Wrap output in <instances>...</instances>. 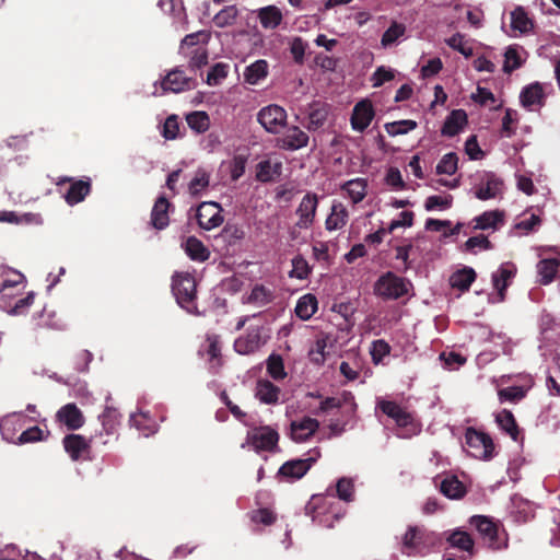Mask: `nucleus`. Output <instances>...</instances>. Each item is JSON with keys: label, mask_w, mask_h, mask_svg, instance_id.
Instances as JSON below:
<instances>
[{"label": "nucleus", "mask_w": 560, "mask_h": 560, "mask_svg": "<svg viewBox=\"0 0 560 560\" xmlns=\"http://www.w3.org/2000/svg\"><path fill=\"white\" fill-rule=\"evenodd\" d=\"M439 544V537L434 532L423 526H408L401 538L400 551L409 557H423L430 553Z\"/></svg>", "instance_id": "obj_1"}, {"label": "nucleus", "mask_w": 560, "mask_h": 560, "mask_svg": "<svg viewBox=\"0 0 560 560\" xmlns=\"http://www.w3.org/2000/svg\"><path fill=\"white\" fill-rule=\"evenodd\" d=\"M196 288L195 278L188 272H176L172 278V292L178 305L190 314L199 315Z\"/></svg>", "instance_id": "obj_2"}, {"label": "nucleus", "mask_w": 560, "mask_h": 560, "mask_svg": "<svg viewBox=\"0 0 560 560\" xmlns=\"http://www.w3.org/2000/svg\"><path fill=\"white\" fill-rule=\"evenodd\" d=\"M410 281L387 271L383 273L374 283V294L383 300H398L408 294Z\"/></svg>", "instance_id": "obj_3"}, {"label": "nucleus", "mask_w": 560, "mask_h": 560, "mask_svg": "<svg viewBox=\"0 0 560 560\" xmlns=\"http://www.w3.org/2000/svg\"><path fill=\"white\" fill-rule=\"evenodd\" d=\"M465 443L469 448V454L475 458L489 460L494 455L495 447L491 436L475 428H467Z\"/></svg>", "instance_id": "obj_4"}, {"label": "nucleus", "mask_w": 560, "mask_h": 560, "mask_svg": "<svg viewBox=\"0 0 560 560\" xmlns=\"http://www.w3.org/2000/svg\"><path fill=\"white\" fill-rule=\"evenodd\" d=\"M279 433L269 425L253 429L247 434V443L256 452H275L278 447Z\"/></svg>", "instance_id": "obj_5"}, {"label": "nucleus", "mask_w": 560, "mask_h": 560, "mask_svg": "<svg viewBox=\"0 0 560 560\" xmlns=\"http://www.w3.org/2000/svg\"><path fill=\"white\" fill-rule=\"evenodd\" d=\"M258 122L270 133H278L287 122V112L279 105L262 107L257 114Z\"/></svg>", "instance_id": "obj_6"}, {"label": "nucleus", "mask_w": 560, "mask_h": 560, "mask_svg": "<svg viewBox=\"0 0 560 560\" xmlns=\"http://www.w3.org/2000/svg\"><path fill=\"white\" fill-rule=\"evenodd\" d=\"M335 504L336 497L334 494H316L313 495L305 505V513L311 516L314 522L331 527V523L326 524V521L323 520L322 516L332 513L331 509Z\"/></svg>", "instance_id": "obj_7"}, {"label": "nucleus", "mask_w": 560, "mask_h": 560, "mask_svg": "<svg viewBox=\"0 0 560 560\" xmlns=\"http://www.w3.org/2000/svg\"><path fill=\"white\" fill-rule=\"evenodd\" d=\"M318 196L315 192H307L295 210L298 221L295 226L308 230L313 226L318 207Z\"/></svg>", "instance_id": "obj_8"}, {"label": "nucleus", "mask_w": 560, "mask_h": 560, "mask_svg": "<svg viewBox=\"0 0 560 560\" xmlns=\"http://www.w3.org/2000/svg\"><path fill=\"white\" fill-rule=\"evenodd\" d=\"M222 208L218 202H202L197 209V221L201 229L212 230L223 223Z\"/></svg>", "instance_id": "obj_9"}, {"label": "nucleus", "mask_w": 560, "mask_h": 560, "mask_svg": "<svg viewBox=\"0 0 560 560\" xmlns=\"http://www.w3.org/2000/svg\"><path fill=\"white\" fill-rule=\"evenodd\" d=\"M161 86L165 92L180 93L196 88V80L187 77L178 68L171 70L162 80Z\"/></svg>", "instance_id": "obj_10"}, {"label": "nucleus", "mask_w": 560, "mask_h": 560, "mask_svg": "<svg viewBox=\"0 0 560 560\" xmlns=\"http://www.w3.org/2000/svg\"><path fill=\"white\" fill-rule=\"evenodd\" d=\"M470 524L476 527L478 533L481 535L483 540L487 541L491 549H500L501 546L498 539L499 527L490 517L483 515H475L470 518Z\"/></svg>", "instance_id": "obj_11"}, {"label": "nucleus", "mask_w": 560, "mask_h": 560, "mask_svg": "<svg viewBox=\"0 0 560 560\" xmlns=\"http://www.w3.org/2000/svg\"><path fill=\"white\" fill-rule=\"evenodd\" d=\"M375 112L370 100L358 102L352 110L350 122L353 130L363 132L371 124Z\"/></svg>", "instance_id": "obj_12"}, {"label": "nucleus", "mask_w": 560, "mask_h": 560, "mask_svg": "<svg viewBox=\"0 0 560 560\" xmlns=\"http://www.w3.org/2000/svg\"><path fill=\"white\" fill-rule=\"evenodd\" d=\"M315 462V457L288 460L281 465L278 475L287 480H299L307 474Z\"/></svg>", "instance_id": "obj_13"}, {"label": "nucleus", "mask_w": 560, "mask_h": 560, "mask_svg": "<svg viewBox=\"0 0 560 560\" xmlns=\"http://www.w3.org/2000/svg\"><path fill=\"white\" fill-rule=\"evenodd\" d=\"M516 267L513 262H504L492 273V284L498 292V302H503L506 295V289L511 280L516 275Z\"/></svg>", "instance_id": "obj_14"}, {"label": "nucleus", "mask_w": 560, "mask_h": 560, "mask_svg": "<svg viewBox=\"0 0 560 560\" xmlns=\"http://www.w3.org/2000/svg\"><path fill=\"white\" fill-rule=\"evenodd\" d=\"M56 420L70 431H75L84 424V416L73 402L62 406L56 413Z\"/></svg>", "instance_id": "obj_15"}, {"label": "nucleus", "mask_w": 560, "mask_h": 560, "mask_svg": "<svg viewBox=\"0 0 560 560\" xmlns=\"http://www.w3.org/2000/svg\"><path fill=\"white\" fill-rule=\"evenodd\" d=\"M377 408L387 417L392 418L398 427L406 428L413 421L412 415L396 401L385 399L378 400Z\"/></svg>", "instance_id": "obj_16"}, {"label": "nucleus", "mask_w": 560, "mask_h": 560, "mask_svg": "<svg viewBox=\"0 0 560 560\" xmlns=\"http://www.w3.org/2000/svg\"><path fill=\"white\" fill-rule=\"evenodd\" d=\"M308 135L299 127L293 126L287 129L285 133L277 140L279 148L295 151L302 149L308 143Z\"/></svg>", "instance_id": "obj_17"}, {"label": "nucleus", "mask_w": 560, "mask_h": 560, "mask_svg": "<svg viewBox=\"0 0 560 560\" xmlns=\"http://www.w3.org/2000/svg\"><path fill=\"white\" fill-rule=\"evenodd\" d=\"M172 203L165 196H160L151 210L150 224L155 230H164L170 224L168 211Z\"/></svg>", "instance_id": "obj_18"}, {"label": "nucleus", "mask_w": 560, "mask_h": 560, "mask_svg": "<svg viewBox=\"0 0 560 560\" xmlns=\"http://www.w3.org/2000/svg\"><path fill=\"white\" fill-rule=\"evenodd\" d=\"M318 428V420L311 417H304L301 421H292L290 424L291 439L295 442H304L314 435Z\"/></svg>", "instance_id": "obj_19"}, {"label": "nucleus", "mask_w": 560, "mask_h": 560, "mask_svg": "<svg viewBox=\"0 0 560 560\" xmlns=\"http://www.w3.org/2000/svg\"><path fill=\"white\" fill-rule=\"evenodd\" d=\"M63 447L69 456L73 460H78L83 457L85 453L90 451L89 441L80 434H68L62 440Z\"/></svg>", "instance_id": "obj_20"}, {"label": "nucleus", "mask_w": 560, "mask_h": 560, "mask_svg": "<svg viewBox=\"0 0 560 560\" xmlns=\"http://www.w3.org/2000/svg\"><path fill=\"white\" fill-rule=\"evenodd\" d=\"M485 185L476 188L475 196L479 200H489L495 198L502 192L503 180L493 173L486 174Z\"/></svg>", "instance_id": "obj_21"}, {"label": "nucleus", "mask_w": 560, "mask_h": 560, "mask_svg": "<svg viewBox=\"0 0 560 560\" xmlns=\"http://www.w3.org/2000/svg\"><path fill=\"white\" fill-rule=\"evenodd\" d=\"M62 182H70L71 185L65 194V200L68 205L73 206L84 200V198L91 192L90 179L72 180L71 178H65Z\"/></svg>", "instance_id": "obj_22"}, {"label": "nucleus", "mask_w": 560, "mask_h": 560, "mask_svg": "<svg viewBox=\"0 0 560 560\" xmlns=\"http://www.w3.org/2000/svg\"><path fill=\"white\" fill-rule=\"evenodd\" d=\"M467 124V114L463 109H454L446 117L441 133L445 137L456 136Z\"/></svg>", "instance_id": "obj_23"}, {"label": "nucleus", "mask_w": 560, "mask_h": 560, "mask_svg": "<svg viewBox=\"0 0 560 560\" xmlns=\"http://www.w3.org/2000/svg\"><path fill=\"white\" fill-rule=\"evenodd\" d=\"M349 212L345 205L341 202H334L325 221V228L327 231L340 230L348 223Z\"/></svg>", "instance_id": "obj_24"}, {"label": "nucleus", "mask_w": 560, "mask_h": 560, "mask_svg": "<svg viewBox=\"0 0 560 560\" xmlns=\"http://www.w3.org/2000/svg\"><path fill=\"white\" fill-rule=\"evenodd\" d=\"M25 277L23 273L11 270L3 269L0 272V294L8 295L7 291L16 290L20 291L24 288L23 282Z\"/></svg>", "instance_id": "obj_25"}, {"label": "nucleus", "mask_w": 560, "mask_h": 560, "mask_svg": "<svg viewBox=\"0 0 560 560\" xmlns=\"http://www.w3.org/2000/svg\"><path fill=\"white\" fill-rule=\"evenodd\" d=\"M281 390L268 380H259L256 385V397L266 405H276L279 401Z\"/></svg>", "instance_id": "obj_26"}, {"label": "nucleus", "mask_w": 560, "mask_h": 560, "mask_svg": "<svg viewBox=\"0 0 560 560\" xmlns=\"http://www.w3.org/2000/svg\"><path fill=\"white\" fill-rule=\"evenodd\" d=\"M260 347V334L256 330L248 331L245 336L238 337L234 342V349L240 354H250Z\"/></svg>", "instance_id": "obj_27"}, {"label": "nucleus", "mask_w": 560, "mask_h": 560, "mask_svg": "<svg viewBox=\"0 0 560 560\" xmlns=\"http://www.w3.org/2000/svg\"><path fill=\"white\" fill-rule=\"evenodd\" d=\"M545 100V94L542 86L536 82L525 86L520 95L521 104L525 108H530L534 105H542Z\"/></svg>", "instance_id": "obj_28"}, {"label": "nucleus", "mask_w": 560, "mask_h": 560, "mask_svg": "<svg viewBox=\"0 0 560 560\" xmlns=\"http://www.w3.org/2000/svg\"><path fill=\"white\" fill-rule=\"evenodd\" d=\"M257 18L264 28L275 30L282 22V12L276 5H267L258 10Z\"/></svg>", "instance_id": "obj_29"}, {"label": "nucleus", "mask_w": 560, "mask_h": 560, "mask_svg": "<svg viewBox=\"0 0 560 560\" xmlns=\"http://www.w3.org/2000/svg\"><path fill=\"white\" fill-rule=\"evenodd\" d=\"M476 271L471 267H464L451 276L450 283L452 288L466 292L476 280Z\"/></svg>", "instance_id": "obj_30"}, {"label": "nucleus", "mask_w": 560, "mask_h": 560, "mask_svg": "<svg viewBox=\"0 0 560 560\" xmlns=\"http://www.w3.org/2000/svg\"><path fill=\"white\" fill-rule=\"evenodd\" d=\"M268 72V62L264 59L256 60L245 68L243 73L244 81L252 85L258 84L267 78Z\"/></svg>", "instance_id": "obj_31"}, {"label": "nucleus", "mask_w": 560, "mask_h": 560, "mask_svg": "<svg viewBox=\"0 0 560 560\" xmlns=\"http://www.w3.org/2000/svg\"><path fill=\"white\" fill-rule=\"evenodd\" d=\"M440 491L446 498L458 500L466 494V488L456 476H448L444 478L440 483Z\"/></svg>", "instance_id": "obj_32"}, {"label": "nucleus", "mask_w": 560, "mask_h": 560, "mask_svg": "<svg viewBox=\"0 0 560 560\" xmlns=\"http://www.w3.org/2000/svg\"><path fill=\"white\" fill-rule=\"evenodd\" d=\"M318 302L315 295L307 293L298 300L295 314L302 320L310 319L317 311Z\"/></svg>", "instance_id": "obj_33"}, {"label": "nucleus", "mask_w": 560, "mask_h": 560, "mask_svg": "<svg viewBox=\"0 0 560 560\" xmlns=\"http://www.w3.org/2000/svg\"><path fill=\"white\" fill-rule=\"evenodd\" d=\"M495 421L501 430L509 434L512 440L517 441L520 436V428L512 411L503 409L495 416Z\"/></svg>", "instance_id": "obj_34"}, {"label": "nucleus", "mask_w": 560, "mask_h": 560, "mask_svg": "<svg viewBox=\"0 0 560 560\" xmlns=\"http://www.w3.org/2000/svg\"><path fill=\"white\" fill-rule=\"evenodd\" d=\"M185 252L191 260L206 261L210 257L209 249L196 236H189L185 243Z\"/></svg>", "instance_id": "obj_35"}, {"label": "nucleus", "mask_w": 560, "mask_h": 560, "mask_svg": "<svg viewBox=\"0 0 560 560\" xmlns=\"http://www.w3.org/2000/svg\"><path fill=\"white\" fill-rule=\"evenodd\" d=\"M560 267V260L557 258L542 259L538 262V273L540 276V283L546 285L551 283Z\"/></svg>", "instance_id": "obj_36"}, {"label": "nucleus", "mask_w": 560, "mask_h": 560, "mask_svg": "<svg viewBox=\"0 0 560 560\" xmlns=\"http://www.w3.org/2000/svg\"><path fill=\"white\" fill-rule=\"evenodd\" d=\"M281 163L271 164L270 160L260 161L256 166V180L260 183H269L275 176L281 174Z\"/></svg>", "instance_id": "obj_37"}, {"label": "nucleus", "mask_w": 560, "mask_h": 560, "mask_svg": "<svg viewBox=\"0 0 560 560\" xmlns=\"http://www.w3.org/2000/svg\"><path fill=\"white\" fill-rule=\"evenodd\" d=\"M511 27L522 34L528 33L533 30L534 22L528 18L524 8L516 7L511 12Z\"/></svg>", "instance_id": "obj_38"}, {"label": "nucleus", "mask_w": 560, "mask_h": 560, "mask_svg": "<svg viewBox=\"0 0 560 560\" xmlns=\"http://www.w3.org/2000/svg\"><path fill=\"white\" fill-rule=\"evenodd\" d=\"M447 542L459 550L472 553L474 551V539L471 536L464 530L455 529L446 538Z\"/></svg>", "instance_id": "obj_39"}, {"label": "nucleus", "mask_w": 560, "mask_h": 560, "mask_svg": "<svg viewBox=\"0 0 560 560\" xmlns=\"http://www.w3.org/2000/svg\"><path fill=\"white\" fill-rule=\"evenodd\" d=\"M120 417L119 411L114 407H106L104 409L98 418L106 434L110 435L117 431L120 424Z\"/></svg>", "instance_id": "obj_40"}, {"label": "nucleus", "mask_w": 560, "mask_h": 560, "mask_svg": "<svg viewBox=\"0 0 560 560\" xmlns=\"http://www.w3.org/2000/svg\"><path fill=\"white\" fill-rule=\"evenodd\" d=\"M342 189L347 191L353 203H359L366 195V183L362 178L351 179L343 184Z\"/></svg>", "instance_id": "obj_41"}, {"label": "nucleus", "mask_w": 560, "mask_h": 560, "mask_svg": "<svg viewBox=\"0 0 560 560\" xmlns=\"http://www.w3.org/2000/svg\"><path fill=\"white\" fill-rule=\"evenodd\" d=\"M275 299L273 292L264 284H255L248 296V303L265 306Z\"/></svg>", "instance_id": "obj_42"}, {"label": "nucleus", "mask_w": 560, "mask_h": 560, "mask_svg": "<svg viewBox=\"0 0 560 560\" xmlns=\"http://www.w3.org/2000/svg\"><path fill=\"white\" fill-rule=\"evenodd\" d=\"M186 121L197 133L206 132L210 126V118L206 112H192L186 116Z\"/></svg>", "instance_id": "obj_43"}, {"label": "nucleus", "mask_w": 560, "mask_h": 560, "mask_svg": "<svg viewBox=\"0 0 560 560\" xmlns=\"http://www.w3.org/2000/svg\"><path fill=\"white\" fill-rule=\"evenodd\" d=\"M445 42L448 47L458 51L466 58L471 57L474 54V48L470 45L469 40H467L465 38V35H463L460 33H455L453 36L447 38Z\"/></svg>", "instance_id": "obj_44"}, {"label": "nucleus", "mask_w": 560, "mask_h": 560, "mask_svg": "<svg viewBox=\"0 0 560 560\" xmlns=\"http://www.w3.org/2000/svg\"><path fill=\"white\" fill-rule=\"evenodd\" d=\"M267 373L276 381L287 376L283 359L280 354L271 353L267 359Z\"/></svg>", "instance_id": "obj_45"}, {"label": "nucleus", "mask_w": 560, "mask_h": 560, "mask_svg": "<svg viewBox=\"0 0 560 560\" xmlns=\"http://www.w3.org/2000/svg\"><path fill=\"white\" fill-rule=\"evenodd\" d=\"M418 126L417 121L411 119H404L398 121L386 122L384 128L390 137L406 135L412 131Z\"/></svg>", "instance_id": "obj_46"}, {"label": "nucleus", "mask_w": 560, "mask_h": 560, "mask_svg": "<svg viewBox=\"0 0 560 560\" xmlns=\"http://www.w3.org/2000/svg\"><path fill=\"white\" fill-rule=\"evenodd\" d=\"M475 221V229L487 230L490 228H495L498 222L503 221V212L499 210L486 211L479 217H477Z\"/></svg>", "instance_id": "obj_47"}, {"label": "nucleus", "mask_w": 560, "mask_h": 560, "mask_svg": "<svg viewBox=\"0 0 560 560\" xmlns=\"http://www.w3.org/2000/svg\"><path fill=\"white\" fill-rule=\"evenodd\" d=\"M238 10L235 5H228L219 11L214 18L213 23L217 27H226L233 25L236 21Z\"/></svg>", "instance_id": "obj_48"}, {"label": "nucleus", "mask_w": 560, "mask_h": 560, "mask_svg": "<svg viewBox=\"0 0 560 560\" xmlns=\"http://www.w3.org/2000/svg\"><path fill=\"white\" fill-rule=\"evenodd\" d=\"M328 112L326 107L314 104L308 113V122L306 128L308 130H317L323 127L327 119Z\"/></svg>", "instance_id": "obj_49"}, {"label": "nucleus", "mask_w": 560, "mask_h": 560, "mask_svg": "<svg viewBox=\"0 0 560 560\" xmlns=\"http://www.w3.org/2000/svg\"><path fill=\"white\" fill-rule=\"evenodd\" d=\"M184 54L189 56L188 67L191 71L208 65V50L205 47H196L190 52L185 50Z\"/></svg>", "instance_id": "obj_50"}, {"label": "nucleus", "mask_w": 560, "mask_h": 560, "mask_svg": "<svg viewBox=\"0 0 560 560\" xmlns=\"http://www.w3.org/2000/svg\"><path fill=\"white\" fill-rule=\"evenodd\" d=\"M406 26L401 23L393 22L389 27L383 33L381 44L383 47L393 45L399 37L404 36Z\"/></svg>", "instance_id": "obj_51"}, {"label": "nucleus", "mask_w": 560, "mask_h": 560, "mask_svg": "<svg viewBox=\"0 0 560 560\" xmlns=\"http://www.w3.org/2000/svg\"><path fill=\"white\" fill-rule=\"evenodd\" d=\"M458 158L456 153L450 152L443 155L436 165L438 174L453 175L457 171Z\"/></svg>", "instance_id": "obj_52"}, {"label": "nucleus", "mask_w": 560, "mask_h": 560, "mask_svg": "<svg viewBox=\"0 0 560 560\" xmlns=\"http://www.w3.org/2000/svg\"><path fill=\"white\" fill-rule=\"evenodd\" d=\"M210 38V34L205 31H199L196 33L188 34L184 37L180 44V51L185 52L188 48L199 47V43L207 44Z\"/></svg>", "instance_id": "obj_53"}, {"label": "nucleus", "mask_w": 560, "mask_h": 560, "mask_svg": "<svg viewBox=\"0 0 560 560\" xmlns=\"http://www.w3.org/2000/svg\"><path fill=\"white\" fill-rule=\"evenodd\" d=\"M229 73V66L223 62L215 63L207 74V84L214 86L218 85Z\"/></svg>", "instance_id": "obj_54"}, {"label": "nucleus", "mask_w": 560, "mask_h": 560, "mask_svg": "<svg viewBox=\"0 0 560 560\" xmlns=\"http://www.w3.org/2000/svg\"><path fill=\"white\" fill-rule=\"evenodd\" d=\"M339 400V407L343 410V415L348 418L354 417L358 405L355 402L354 396L351 392H342L340 397H337Z\"/></svg>", "instance_id": "obj_55"}, {"label": "nucleus", "mask_w": 560, "mask_h": 560, "mask_svg": "<svg viewBox=\"0 0 560 560\" xmlns=\"http://www.w3.org/2000/svg\"><path fill=\"white\" fill-rule=\"evenodd\" d=\"M337 497L346 502H351L353 500L354 486L351 479L349 478H340L336 485Z\"/></svg>", "instance_id": "obj_56"}, {"label": "nucleus", "mask_w": 560, "mask_h": 560, "mask_svg": "<svg viewBox=\"0 0 560 560\" xmlns=\"http://www.w3.org/2000/svg\"><path fill=\"white\" fill-rule=\"evenodd\" d=\"M209 177L205 170H198L188 186L190 195L197 196L202 189L207 188L209 186Z\"/></svg>", "instance_id": "obj_57"}, {"label": "nucleus", "mask_w": 560, "mask_h": 560, "mask_svg": "<svg viewBox=\"0 0 560 560\" xmlns=\"http://www.w3.org/2000/svg\"><path fill=\"white\" fill-rule=\"evenodd\" d=\"M161 133L166 140H175L179 136V121L177 115H170L165 119Z\"/></svg>", "instance_id": "obj_58"}, {"label": "nucleus", "mask_w": 560, "mask_h": 560, "mask_svg": "<svg viewBox=\"0 0 560 560\" xmlns=\"http://www.w3.org/2000/svg\"><path fill=\"white\" fill-rule=\"evenodd\" d=\"M504 58L503 71L505 73H511L521 68L522 60L516 48L510 46L504 54Z\"/></svg>", "instance_id": "obj_59"}, {"label": "nucleus", "mask_w": 560, "mask_h": 560, "mask_svg": "<svg viewBox=\"0 0 560 560\" xmlns=\"http://www.w3.org/2000/svg\"><path fill=\"white\" fill-rule=\"evenodd\" d=\"M277 520V515L273 511L262 508L255 510L250 513V521L256 524H262L265 526L272 525Z\"/></svg>", "instance_id": "obj_60"}, {"label": "nucleus", "mask_w": 560, "mask_h": 560, "mask_svg": "<svg viewBox=\"0 0 560 560\" xmlns=\"http://www.w3.org/2000/svg\"><path fill=\"white\" fill-rule=\"evenodd\" d=\"M311 272V268L308 262L302 256H296L292 259V270L290 272V277H295L298 279H306Z\"/></svg>", "instance_id": "obj_61"}, {"label": "nucleus", "mask_w": 560, "mask_h": 560, "mask_svg": "<svg viewBox=\"0 0 560 560\" xmlns=\"http://www.w3.org/2000/svg\"><path fill=\"white\" fill-rule=\"evenodd\" d=\"M517 122V112L512 108H506L502 118L501 135L504 137H512L515 133L514 124Z\"/></svg>", "instance_id": "obj_62"}, {"label": "nucleus", "mask_w": 560, "mask_h": 560, "mask_svg": "<svg viewBox=\"0 0 560 560\" xmlns=\"http://www.w3.org/2000/svg\"><path fill=\"white\" fill-rule=\"evenodd\" d=\"M389 352L390 346L384 339H377L372 342L371 357L375 364H378Z\"/></svg>", "instance_id": "obj_63"}, {"label": "nucleus", "mask_w": 560, "mask_h": 560, "mask_svg": "<svg viewBox=\"0 0 560 560\" xmlns=\"http://www.w3.org/2000/svg\"><path fill=\"white\" fill-rule=\"evenodd\" d=\"M395 78L394 70L386 68L384 66H380L376 68L374 73L371 77L372 86L380 88L385 82L392 81Z\"/></svg>", "instance_id": "obj_64"}]
</instances>
